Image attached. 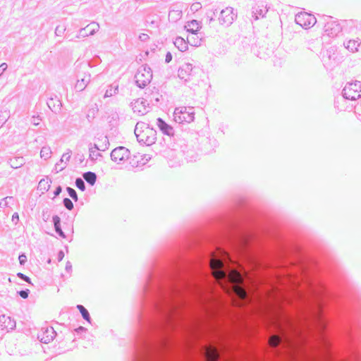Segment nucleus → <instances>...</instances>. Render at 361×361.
<instances>
[{"label": "nucleus", "instance_id": "f257e3e1", "mask_svg": "<svg viewBox=\"0 0 361 361\" xmlns=\"http://www.w3.org/2000/svg\"><path fill=\"white\" fill-rule=\"evenodd\" d=\"M188 283L181 286L171 282L166 287L157 286L152 293L154 314L140 319V332L137 341V354L134 361H163L161 355L171 346L169 334L183 324L181 308L182 289L188 288Z\"/></svg>", "mask_w": 361, "mask_h": 361}, {"label": "nucleus", "instance_id": "f03ea898", "mask_svg": "<svg viewBox=\"0 0 361 361\" xmlns=\"http://www.w3.org/2000/svg\"><path fill=\"white\" fill-rule=\"evenodd\" d=\"M200 263L201 266H207L211 274L209 279L204 276L207 283L205 288L199 285L195 287L200 297L204 290L209 293V298H204V300H215L216 305H221V301L215 293L213 282L217 283L232 298L246 299L244 280L247 276V271L226 250L216 247L214 251L209 254L207 259H201Z\"/></svg>", "mask_w": 361, "mask_h": 361}, {"label": "nucleus", "instance_id": "7ed1b4c3", "mask_svg": "<svg viewBox=\"0 0 361 361\" xmlns=\"http://www.w3.org/2000/svg\"><path fill=\"white\" fill-rule=\"evenodd\" d=\"M305 323L308 331H312L313 329L316 331L319 344L323 348L326 359L331 360V355L329 352L330 343L324 334L326 321L323 316L322 305L319 302H317L315 310L311 311L309 316H307Z\"/></svg>", "mask_w": 361, "mask_h": 361}, {"label": "nucleus", "instance_id": "20e7f679", "mask_svg": "<svg viewBox=\"0 0 361 361\" xmlns=\"http://www.w3.org/2000/svg\"><path fill=\"white\" fill-rule=\"evenodd\" d=\"M135 134L139 142L147 145H152L157 139L156 131L142 122L137 123L135 128Z\"/></svg>", "mask_w": 361, "mask_h": 361}, {"label": "nucleus", "instance_id": "39448f33", "mask_svg": "<svg viewBox=\"0 0 361 361\" xmlns=\"http://www.w3.org/2000/svg\"><path fill=\"white\" fill-rule=\"evenodd\" d=\"M77 67H79V71L77 73L78 80L75 85V89L81 92L85 89L91 80V74L89 72L90 66L89 63H82Z\"/></svg>", "mask_w": 361, "mask_h": 361}, {"label": "nucleus", "instance_id": "423d86ee", "mask_svg": "<svg viewBox=\"0 0 361 361\" xmlns=\"http://www.w3.org/2000/svg\"><path fill=\"white\" fill-rule=\"evenodd\" d=\"M235 253L238 256H242L246 259H249L250 256L247 252V248L250 243V238L247 235L240 234L238 235L234 240L231 242Z\"/></svg>", "mask_w": 361, "mask_h": 361}, {"label": "nucleus", "instance_id": "0eeeda50", "mask_svg": "<svg viewBox=\"0 0 361 361\" xmlns=\"http://www.w3.org/2000/svg\"><path fill=\"white\" fill-rule=\"evenodd\" d=\"M173 119L176 123H191L195 118V111L192 106L176 107L173 112Z\"/></svg>", "mask_w": 361, "mask_h": 361}, {"label": "nucleus", "instance_id": "6e6552de", "mask_svg": "<svg viewBox=\"0 0 361 361\" xmlns=\"http://www.w3.org/2000/svg\"><path fill=\"white\" fill-rule=\"evenodd\" d=\"M277 328L279 329V334L272 336L269 338L270 345L273 348H276L279 345H288L290 348H295L294 342L286 334V332L282 329V327L279 324H277Z\"/></svg>", "mask_w": 361, "mask_h": 361}, {"label": "nucleus", "instance_id": "1a4fd4ad", "mask_svg": "<svg viewBox=\"0 0 361 361\" xmlns=\"http://www.w3.org/2000/svg\"><path fill=\"white\" fill-rule=\"evenodd\" d=\"M152 78L151 68L145 66H140L135 75V83L140 88L146 87L150 82Z\"/></svg>", "mask_w": 361, "mask_h": 361}, {"label": "nucleus", "instance_id": "9d476101", "mask_svg": "<svg viewBox=\"0 0 361 361\" xmlns=\"http://www.w3.org/2000/svg\"><path fill=\"white\" fill-rule=\"evenodd\" d=\"M343 96L349 100H356L361 96V82H348L343 90Z\"/></svg>", "mask_w": 361, "mask_h": 361}, {"label": "nucleus", "instance_id": "9b49d317", "mask_svg": "<svg viewBox=\"0 0 361 361\" xmlns=\"http://www.w3.org/2000/svg\"><path fill=\"white\" fill-rule=\"evenodd\" d=\"M236 18L237 13L234 11V8L227 6L220 11L217 19L221 26L229 27Z\"/></svg>", "mask_w": 361, "mask_h": 361}, {"label": "nucleus", "instance_id": "f8f14e48", "mask_svg": "<svg viewBox=\"0 0 361 361\" xmlns=\"http://www.w3.org/2000/svg\"><path fill=\"white\" fill-rule=\"evenodd\" d=\"M295 23L304 29H309L314 26L317 23V19L314 15L307 12H300L295 15Z\"/></svg>", "mask_w": 361, "mask_h": 361}, {"label": "nucleus", "instance_id": "ddd939ff", "mask_svg": "<svg viewBox=\"0 0 361 361\" xmlns=\"http://www.w3.org/2000/svg\"><path fill=\"white\" fill-rule=\"evenodd\" d=\"M178 75L180 79L185 82L192 80L195 75V71L192 63H185L183 64L178 69Z\"/></svg>", "mask_w": 361, "mask_h": 361}, {"label": "nucleus", "instance_id": "4468645a", "mask_svg": "<svg viewBox=\"0 0 361 361\" xmlns=\"http://www.w3.org/2000/svg\"><path fill=\"white\" fill-rule=\"evenodd\" d=\"M133 113L137 116H143L149 111V104L143 98H139L131 102Z\"/></svg>", "mask_w": 361, "mask_h": 361}, {"label": "nucleus", "instance_id": "2eb2a0df", "mask_svg": "<svg viewBox=\"0 0 361 361\" xmlns=\"http://www.w3.org/2000/svg\"><path fill=\"white\" fill-rule=\"evenodd\" d=\"M129 156L130 151L125 147H116L111 153V160L118 164L128 159Z\"/></svg>", "mask_w": 361, "mask_h": 361}, {"label": "nucleus", "instance_id": "dca6fc26", "mask_svg": "<svg viewBox=\"0 0 361 361\" xmlns=\"http://www.w3.org/2000/svg\"><path fill=\"white\" fill-rule=\"evenodd\" d=\"M99 24L93 21L86 27L81 28L78 31V34L76 35V38L80 39V37H86L87 36L94 35L99 30Z\"/></svg>", "mask_w": 361, "mask_h": 361}, {"label": "nucleus", "instance_id": "f3484780", "mask_svg": "<svg viewBox=\"0 0 361 361\" xmlns=\"http://www.w3.org/2000/svg\"><path fill=\"white\" fill-rule=\"evenodd\" d=\"M56 336V332L53 327L42 328L38 334L37 338L44 343H49Z\"/></svg>", "mask_w": 361, "mask_h": 361}, {"label": "nucleus", "instance_id": "a211bd4d", "mask_svg": "<svg viewBox=\"0 0 361 361\" xmlns=\"http://www.w3.org/2000/svg\"><path fill=\"white\" fill-rule=\"evenodd\" d=\"M342 30L339 23L336 21L330 20L324 25V32L329 37L337 36Z\"/></svg>", "mask_w": 361, "mask_h": 361}, {"label": "nucleus", "instance_id": "6ab92c4d", "mask_svg": "<svg viewBox=\"0 0 361 361\" xmlns=\"http://www.w3.org/2000/svg\"><path fill=\"white\" fill-rule=\"evenodd\" d=\"M157 124L160 130L166 135L173 136L174 134V130L172 126L167 124L161 118L157 119Z\"/></svg>", "mask_w": 361, "mask_h": 361}, {"label": "nucleus", "instance_id": "aec40b11", "mask_svg": "<svg viewBox=\"0 0 361 361\" xmlns=\"http://www.w3.org/2000/svg\"><path fill=\"white\" fill-rule=\"evenodd\" d=\"M71 151L70 149L68 150L66 153L63 154L59 162H57L55 164V170L58 171H62L66 166L67 163L70 161L71 157Z\"/></svg>", "mask_w": 361, "mask_h": 361}, {"label": "nucleus", "instance_id": "412c9836", "mask_svg": "<svg viewBox=\"0 0 361 361\" xmlns=\"http://www.w3.org/2000/svg\"><path fill=\"white\" fill-rule=\"evenodd\" d=\"M344 47L350 52L354 53L359 51L361 48V40L360 39H350L346 42H344Z\"/></svg>", "mask_w": 361, "mask_h": 361}, {"label": "nucleus", "instance_id": "4be33fe9", "mask_svg": "<svg viewBox=\"0 0 361 361\" xmlns=\"http://www.w3.org/2000/svg\"><path fill=\"white\" fill-rule=\"evenodd\" d=\"M107 147L106 146L104 149L99 148L97 144H94L93 145L90 144L89 147L90 152V159L92 161L97 160L99 157H101V154L98 152V150L104 151Z\"/></svg>", "mask_w": 361, "mask_h": 361}, {"label": "nucleus", "instance_id": "5701e85b", "mask_svg": "<svg viewBox=\"0 0 361 361\" xmlns=\"http://www.w3.org/2000/svg\"><path fill=\"white\" fill-rule=\"evenodd\" d=\"M185 28L187 31L191 34H196L201 28L200 23L196 20H192L188 22L187 25H185Z\"/></svg>", "mask_w": 361, "mask_h": 361}, {"label": "nucleus", "instance_id": "b1692460", "mask_svg": "<svg viewBox=\"0 0 361 361\" xmlns=\"http://www.w3.org/2000/svg\"><path fill=\"white\" fill-rule=\"evenodd\" d=\"M202 42V38L196 34H191L187 37L188 44H190L192 47H199L201 45Z\"/></svg>", "mask_w": 361, "mask_h": 361}, {"label": "nucleus", "instance_id": "393cba45", "mask_svg": "<svg viewBox=\"0 0 361 361\" xmlns=\"http://www.w3.org/2000/svg\"><path fill=\"white\" fill-rule=\"evenodd\" d=\"M51 183V180L48 178L41 179L38 183L37 190L44 194L49 190Z\"/></svg>", "mask_w": 361, "mask_h": 361}, {"label": "nucleus", "instance_id": "a878e982", "mask_svg": "<svg viewBox=\"0 0 361 361\" xmlns=\"http://www.w3.org/2000/svg\"><path fill=\"white\" fill-rule=\"evenodd\" d=\"M173 44L180 51H185L188 48L187 41H185L183 37H177L175 39Z\"/></svg>", "mask_w": 361, "mask_h": 361}, {"label": "nucleus", "instance_id": "bb28decb", "mask_svg": "<svg viewBox=\"0 0 361 361\" xmlns=\"http://www.w3.org/2000/svg\"><path fill=\"white\" fill-rule=\"evenodd\" d=\"M8 163L13 169H18L24 165L25 160L23 157H16L10 159Z\"/></svg>", "mask_w": 361, "mask_h": 361}, {"label": "nucleus", "instance_id": "cd10ccee", "mask_svg": "<svg viewBox=\"0 0 361 361\" xmlns=\"http://www.w3.org/2000/svg\"><path fill=\"white\" fill-rule=\"evenodd\" d=\"M53 222H54V228H55L56 233L59 234V235H60L61 237L65 238L66 235L61 228L60 217L58 216L57 215L54 216H53Z\"/></svg>", "mask_w": 361, "mask_h": 361}, {"label": "nucleus", "instance_id": "c85d7f7f", "mask_svg": "<svg viewBox=\"0 0 361 361\" xmlns=\"http://www.w3.org/2000/svg\"><path fill=\"white\" fill-rule=\"evenodd\" d=\"M268 11V9L266 8V6H257V7H255L253 8V16H255V20H257L259 16L264 17V15Z\"/></svg>", "mask_w": 361, "mask_h": 361}, {"label": "nucleus", "instance_id": "c756f323", "mask_svg": "<svg viewBox=\"0 0 361 361\" xmlns=\"http://www.w3.org/2000/svg\"><path fill=\"white\" fill-rule=\"evenodd\" d=\"M83 178L91 185H93L97 180V176L94 173L88 171L82 175Z\"/></svg>", "mask_w": 361, "mask_h": 361}, {"label": "nucleus", "instance_id": "7c9ffc66", "mask_svg": "<svg viewBox=\"0 0 361 361\" xmlns=\"http://www.w3.org/2000/svg\"><path fill=\"white\" fill-rule=\"evenodd\" d=\"M98 106L96 104L92 105V106L88 109L87 113V118L89 121H91L95 118L96 114L98 112Z\"/></svg>", "mask_w": 361, "mask_h": 361}, {"label": "nucleus", "instance_id": "2f4dec72", "mask_svg": "<svg viewBox=\"0 0 361 361\" xmlns=\"http://www.w3.org/2000/svg\"><path fill=\"white\" fill-rule=\"evenodd\" d=\"M52 151L49 146H44L41 149L40 151V157L41 158L44 159V160H47L49 159L51 156Z\"/></svg>", "mask_w": 361, "mask_h": 361}, {"label": "nucleus", "instance_id": "473e14b6", "mask_svg": "<svg viewBox=\"0 0 361 361\" xmlns=\"http://www.w3.org/2000/svg\"><path fill=\"white\" fill-rule=\"evenodd\" d=\"M47 105L49 108L52 111H56L57 109H60V106L61 105L59 100H54L53 98L49 99L47 102Z\"/></svg>", "mask_w": 361, "mask_h": 361}, {"label": "nucleus", "instance_id": "72a5a7b5", "mask_svg": "<svg viewBox=\"0 0 361 361\" xmlns=\"http://www.w3.org/2000/svg\"><path fill=\"white\" fill-rule=\"evenodd\" d=\"M118 92V85L116 86H109V88L106 90V92L104 94V97H110L113 95L117 94Z\"/></svg>", "mask_w": 361, "mask_h": 361}, {"label": "nucleus", "instance_id": "f704fd0d", "mask_svg": "<svg viewBox=\"0 0 361 361\" xmlns=\"http://www.w3.org/2000/svg\"><path fill=\"white\" fill-rule=\"evenodd\" d=\"M77 308L80 310L83 319L89 322L90 320V316L88 311L81 305H78Z\"/></svg>", "mask_w": 361, "mask_h": 361}, {"label": "nucleus", "instance_id": "c9c22d12", "mask_svg": "<svg viewBox=\"0 0 361 361\" xmlns=\"http://www.w3.org/2000/svg\"><path fill=\"white\" fill-rule=\"evenodd\" d=\"M207 353V358L209 360V361H216L215 360L219 356L217 350L214 348L209 349Z\"/></svg>", "mask_w": 361, "mask_h": 361}, {"label": "nucleus", "instance_id": "e433bc0d", "mask_svg": "<svg viewBox=\"0 0 361 361\" xmlns=\"http://www.w3.org/2000/svg\"><path fill=\"white\" fill-rule=\"evenodd\" d=\"M218 13L217 9H212L207 13V17L208 19V24L210 25L212 22L214 21V16H216V13Z\"/></svg>", "mask_w": 361, "mask_h": 361}, {"label": "nucleus", "instance_id": "4c0bfd02", "mask_svg": "<svg viewBox=\"0 0 361 361\" xmlns=\"http://www.w3.org/2000/svg\"><path fill=\"white\" fill-rule=\"evenodd\" d=\"M66 30V26L57 25L55 28L54 34L57 37H61L64 34Z\"/></svg>", "mask_w": 361, "mask_h": 361}, {"label": "nucleus", "instance_id": "58836bf2", "mask_svg": "<svg viewBox=\"0 0 361 361\" xmlns=\"http://www.w3.org/2000/svg\"><path fill=\"white\" fill-rule=\"evenodd\" d=\"M13 197L11 196H8L4 197L0 201V208H4L8 206V204L11 200H13Z\"/></svg>", "mask_w": 361, "mask_h": 361}, {"label": "nucleus", "instance_id": "ea45409f", "mask_svg": "<svg viewBox=\"0 0 361 361\" xmlns=\"http://www.w3.org/2000/svg\"><path fill=\"white\" fill-rule=\"evenodd\" d=\"M75 185L76 187L82 190V191H84L85 190V182L84 180L80 178H76L75 180Z\"/></svg>", "mask_w": 361, "mask_h": 361}, {"label": "nucleus", "instance_id": "a19ab883", "mask_svg": "<svg viewBox=\"0 0 361 361\" xmlns=\"http://www.w3.org/2000/svg\"><path fill=\"white\" fill-rule=\"evenodd\" d=\"M66 190L69 195V196L75 201H78V195L76 191L70 187H67Z\"/></svg>", "mask_w": 361, "mask_h": 361}, {"label": "nucleus", "instance_id": "79ce46f5", "mask_svg": "<svg viewBox=\"0 0 361 361\" xmlns=\"http://www.w3.org/2000/svg\"><path fill=\"white\" fill-rule=\"evenodd\" d=\"M63 205L64 207L68 209V210H71L73 209V204L72 202V201L69 199V198H64L63 199Z\"/></svg>", "mask_w": 361, "mask_h": 361}, {"label": "nucleus", "instance_id": "37998d69", "mask_svg": "<svg viewBox=\"0 0 361 361\" xmlns=\"http://www.w3.org/2000/svg\"><path fill=\"white\" fill-rule=\"evenodd\" d=\"M297 297L305 302L309 300V296L307 297L305 293H302L301 290H298L296 292Z\"/></svg>", "mask_w": 361, "mask_h": 361}, {"label": "nucleus", "instance_id": "c03bdc74", "mask_svg": "<svg viewBox=\"0 0 361 361\" xmlns=\"http://www.w3.org/2000/svg\"><path fill=\"white\" fill-rule=\"evenodd\" d=\"M202 8V5L200 2H195L190 6V10L192 12H197Z\"/></svg>", "mask_w": 361, "mask_h": 361}, {"label": "nucleus", "instance_id": "a18cd8bd", "mask_svg": "<svg viewBox=\"0 0 361 361\" xmlns=\"http://www.w3.org/2000/svg\"><path fill=\"white\" fill-rule=\"evenodd\" d=\"M18 295L23 298V299H26L28 298L30 290L28 289L20 290L18 292Z\"/></svg>", "mask_w": 361, "mask_h": 361}, {"label": "nucleus", "instance_id": "49530a36", "mask_svg": "<svg viewBox=\"0 0 361 361\" xmlns=\"http://www.w3.org/2000/svg\"><path fill=\"white\" fill-rule=\"evenodd\" d=\"M173 15H176V17L180 18L182 15V11L180 10H172L169 11V16Z\"/></svg>", "mask_w": 361, "mask_h": 361}, {"label": "nucleus", "instance_id": "de8ad7c7", "mask_svg": "<svg viewBox=\"0 0 361 361\" xmlns=\"http://www.w3.org/2000/svg\"><path fill=\"white\" fill-rule=\"evenodd\" d=\"M17 276L18 278L23 279V281H25L27 283H30V279L28 276H25V274H23L22 273H18Z\"/></svg>", "mask_w": 361, "mask_h": 361}, {"label": "nucleus", "instance_id": "09e8293b", "mask_svg": "<svg viewBox=\"0 0 361 361\" xmlns=\"http://www.w3.org/2000/svg\"><path fill=\"white\" fill-rule=\"evenodd\" d=\"M40 121L41 119L39 116H32L31 122L34 126H38Z\"/></svg>", "mask_w": 361, "mask_h": 361}, {"label": "nucleus", "instance_id": "8fccbe9b", "mask_svg": "<svg viewBox=\"0 0 361 361\" xmlns=\"http://www.w3.org/2000/svg\"><path fill=\"white\" fill-rule=\"evenodd\" d=\"M18 259H19L20 264L21 265H23L25 263V262L27 261V257L25 255L22 254L19 256Z\"/></svg>", "mask_w": 361, "mask_h": 361}, {"label": "nucleus", "instance_id": "3c124183", "mask_svg": "<svg viewBox=\"0 0 361 361\" xmlns=\"http://www.w3.org/2000/svg\"><path fill=\"white\" fill-rule=\"evenodd\" d=\"M149 37L147 34L142 33L139 35V39L142 42H147L149 39Z\"/></svg>", "mask_w": 361, "mask_h": 361}, {"label": "nucleus", "instance_id": "603ef678", "mask_svg": "<svg viewBox=\"0 0 361 361\" xmlns=\"http://www.w3.org/2000/svg\"><path fill=\"white\" fill-rule=\"evenodd\" d=\"M8 66L6 63H3L0 65V75L4 73V72L6 70Z\"/></svg>", "mask_w": 361, "mask_h": 361}, {"label": "nucleus", "instance_id": "864d4df0", "mask_svg": "<svg viewBox=\"0 0 361 361\" xmlns=\"http://www.w3.org/2000/svg\"><path fill=\"white\" fill-rule=\"evenodd\" d=\"M19 220V216H18V214L17 212H15L13 216H12V221L14 222L15 224H17V222Z\"/></svg>", "mask_w": 361, "mask_h": 361}, {"label": "nucleus", "instance_id": "5fc2aeb1", "mask_svg": "<svg viewBox=\"0 0 361 361\" xmlns=\"http://www.w3.org/2000/svg\"><path fill=\"white\" fill-rule=\"evenodd\" d=\"M61 191H62L61 187V186H58L56 188V190H55V191L54 192V196L56 197V196L59 195V194L61 192Z\"/></svg>", "mask_w": 361, "mask_h": 361}, {"label": "nucleus", "instance_id": "6e6d98bb", "mask_svg": "<svg viewBox=\"0 0 361 361\" xmlns=\"http://www.w3.org/2000/svg\"><path fill=\"white\" fill-rule=\"evenodd\" d=\"M63 257H64V252L62 250L59 251L58 253V255H57L58 260L60 262L63 259Z\"/></svg>", "mask_w": 361, "mask_h": 361}, {"label": "nucleus", "instance_id": "4d7b16f0", "mask_svg": "<svg viewBox=\"0 0 361 361\" xmlns=\"http://www.w3.org/2000/svg\"><path fill=\"white\" fill-rule=\"evenodd\" d=\"M172 60V55L170 52H168L166 55L165 61L166 63H169Z\"/></svg>", "mask_w": 361, "mask_h": 361}, {"label": "nucleus", "instance_id": "13d9d810", "mask_svg": "<svg viewBox=\"0 0 361 361\" xmlns=\"http://www.w3.org/2000/svg\"><path fill=\"white\" fill-rule=\"evenodd\" d=\"M206 309H207V310H206L207 313L208 314H210L211 316H214V315L216 314V312H215V310H212V309H210V308H209V307H206Z\"/></svg>", "mask_w": 361, "mask_h": 361}, {"label": "nucleus", "instance_id": "bf43d9fd", "mask_svg": "<svg viewBox=\"0 0 361 361\" xmlns=\"http://www.w3.org/2000/svg\"><path fill=\"white\" fill-rule=\"evenodd\" d=\"M308 287L310 288V295H311V296H315L316 293H315L314 289L312 288V286L311 285L308 284Z\"/></svg>", "mask_w": 361, "mask_h": 361}, {"label": "nucleus", "instance_id": "052dcab7", "mask_svg": "<svg viewBox=\"0 0 361 361\" xmlns=\"http://www.w3.org/2000/svg\"><path fill=\"white\" fill-rule=\"evenodd\" d=\"M72 267L71 264L70 262H68L66 264V269L68 271V269H71Z\"/></svg>", "mask_w": 361, "mask_h": 361}, {"label": "nucleus", "instance_id": "680f3d73", "mask_svg": "<svg viewBox=\"0 0 361 361\" xmlns=\"http://www.w3.org/2000/svg\"><path fill=\"white\" fill-rule=\"evenodd\" d=\"M287 322L288 323V324H289V325L290 326V327L292 328V327H293V326H293V324H292V323H291L290 320L288 318H287Z\"/></svg>", "mask_w": 361, "mask_h": 361}]
</instances>
